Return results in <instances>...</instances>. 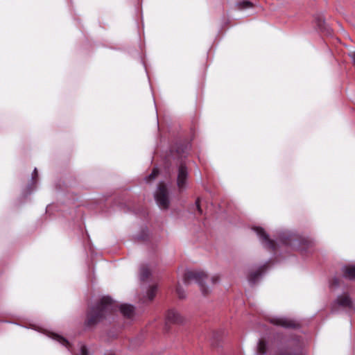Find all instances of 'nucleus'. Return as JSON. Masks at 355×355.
Returning a JSON list of instances; mask_svg holds the SVG:
<instances>
[{
	"label": "nucleus",
	"instance_id": "obj_7",
	"mask_svg": "<svg viewBox=\"0 0 355 355\" xmlns=\"http://www.w3.org/2000/svg\"><path fill=\"white\" fill-rule=\"evenodd\" d=\"M253 230L256 232L264 247L271 251H275L277 246L275 241L270 239L269 235L266 232L263 228L261 227H254Z\"/></svg>",
	"mask_w": 355,
	"mask_h": 355
},
{
	"label": "nucleus",
	"instance_id": "obj_23",
	"mask_svg": "<svg viewBox=\"0 0 355 355\" xmlns=\"http://www.w3.org/2000/svg\"><path fill=\"white\" fill-rule=\"evenodd\" d=\"M195 205H196V207L198 210V212L199 214H202V210L201 209V207H200V198H198L196 200V202H195Z\"/></svg>",
	"mask_w": 355,
	"mask_h": 355
},
{
	"label": "nucleus",
	"instance_id": "obj_5",
	"mask_svg": "<svg viewBox=\"0 0 355 355\" xmlns=\"http://www.w3.org/2000/svg\"><path fill=\"white\" fill-rule=\"evenodd\" d=\"M155 199L162 209H167L169 207V193L164 182L159 183L157 189L155 193Z\"/></svg>",
	"mask_w": 355,
	"mask_h": 355
},
{
	"label": "nucleus",
	"instance_id": "obj_3",
	"mask_svg": "<svg viewBox=\"0 0 355 355\" xmlns=\"http://www.w3.org/2000/svg\"><path fill=\"white\" fill-rule=\"evenodd\" d=\"M280 242L293 248H295L302 252L311 249L313 247V242L304 238H300L297 235L283 232L279 235Z\"/></svg>",
	"mask_w": 355,
	"mask_h": 355
},
{
	"label": "nucleus",
	"instance_id": "obj_10",
	"mask_svg": "<svg viewBox=\"0 0 355 355\" xmlns=\"http://www.w3.org/2000/svg\"><path fill=\"white\" fill-rule=\"evenodd\" d=\"M183 322V318L175 309H169L166 315V324H181Z\"/></svg>",
	"mask_w": 355,
	"mask_h": 355
},
{
	"label": "nucleus",
	"instance_id": "obj_22",
	"mask_svg": "<svg viewBox=\"0 0 355 355\" xmlns=\"http://www.w3.org/2000/svg\"><path fill=\"white\" fill-rule=\"evenodd\" d=\"M176 292L179 298L184 299L186 295L184 291L180 286H178L176 288Z\"/></svg>",
	"mask_w": 355,
	"mask_h": 355
},
{
	"label": "nucleus",
	"instance_id": "obj_4",
	"mask_svg": "<svg viewBox=\"0 0 355 355\" xmlns=\"http://www.w3.org/2000/svg\"><path fill=\"white\" fill-rule=\"evenodd\" d=\"M208 279L207 275L202 271L189 270L184 273L183 282L185 285H189L191 281H195L198 284L202 295H207L209 293V291L205 285V282Z\"/></svg>",
	"mask_w": 355,
	"mask_h": 355
},
{
	"label": "nucleus",
	"instance_id": "obj_17",
	"mask_svg": "<svg viewBox=\"0 0 355 355\" xmlns=\"http://www.w3.org/2000/svg\"><path fill=\"white\" fill-rule=\"evenodd\" d=\"M52 338L57 340L60 344H62V345H64L67 347H69L70 345L69 341L66 338H64V337H62V336H60L58 334H53Z\"/></svg>",
	"mask_w": 355,
	"mask_h": 355
},
{
	"label": "nucleus",
	"instance_id": "obj_14",
	"mask_svg": "<svg viewBox=\"0 0 355 355\" xmlns=\"http://www.w3.org/2000/svg\"><path fill=\"white\" fill-rule=\"evenodd\" d=\"M344 277L350 280L355 279V266H348L343 268Z\"/></svg>",
	"mask_w": 355,
	"mask_h": 355
},
{
	"label": "nucleus",
	"instance_id": "obj_21",
	"mask_svg": "<svg viewBox=\"0 0 355 355\" xmlns=\"http://www.w3.org/2000/svg\"><path fill=\"white\" fill-rule=\"evenodd\" d=\"M159 174V170L158 168H154L152 171V172L150 173V174H149L147 177H146V182H150L153 180L155 179V178Z\"/></svg>",
	"mask_w": 355,
	"mask_h": 355
},
{
	"label": "nucleus",
	"instance_id": "obj_27",
	"mask_svg": "<svg viewBox=\"0 0 355 355\" xmlns=\"http://www.w3.org/2000/svg\"><path fill=\"white\" fill-rule=\"evenodd\" d=\"M334 283L336 286H338L339 284L338 280L336 278L334 279Z\"/></svg>",
	"mask_w": 355,
	"mask_h": 355
},
{
	"label": "nucleus",
	"instance_id": "obj_15",
	"mask_svg": "<svg viewBox=\"0 0 355 355\" xmlns=\"http://www.w3.org/2000/svg\"><path fill=\"white\" fill-rule=\"evenodd\" d=\"M236 7L239 10L248 9L254 7V4L249 0H241L236 3Z\"/></svg>",
	"mask_w": 355,
	"mask_h": 355
},
{
	"label": "nucleus",
	"instance_id": "obj_18",
	"mask_svg": "<svg viewBox=\"0 0 355 355\" xmlns=\"http://www.w3.org/2000/svg\"><path fill=\"white\" fill-rule=\"evenodd\" d=\"M267 351V344L265 340H259L257 345V352L260 354H265Z\"/></svg>",
	"mask_w": 355,
	"mask_h": 355
},
{
	"label": "nucleus",
	"instance_id": "obj_13",
	"mask_svg": "<svg viewBox=\"0 0 355 355\" xmlns=\"http://www.w3.org/2000/svg\"><path fill=\"white\" fill-rule=\"evenodd\" d=\"M119 310L125 318H130L135 313V307L132 305L123 304L119 306Z\"/></svg>",
	"mask_w": 355,
	"mask_h": 355
},
{
	"label": "nucleus",
	"instance_id": "obj_25",
	"mask_svg": "<svg viewBox=\"0 0 355 355\" xmlns=\"http://www.w3.org/2000/svg\"><path fill=\"white\" fill-rule=\"evenodd\" d=\"M211 283L215 284L218 282L219 277L218 275L213 276L211 279Z\"/></svg>",
	"mask_w": 355,
	"mask_h": 355
},
{
	"label": "nucleus",
	"instance_id": "obj_1",
	"mask_svg": "<svg viewBox=\"0 0 355 355\" xmlns=\"http://www.w3.org/2000/svg\"><path fill=\"white\" fill-rule=\"evenodd\" d=\"M116 310L115 302L110 296H103L95 305L88 308L85 326L87 328L93 327Z\"/></svg>",
	"mask_w": 355,
	"mask_h": 355
},
{
	"label": "nucleus",
	"instance_id": "obj_20",
	"mask_svg": "<svg viewBox=\"0 0 355 355\" xmlns=\"http://www.w3.org/2000/svg\"><path fill=\"white\" fill-rule=\"evenodd\" d=\"M37 178H38L37 170L36 168H35L32 173V177H31L32 180H31V184L28 187L29 189H32V188L35 186Z\"/></svg>",
	"mask_w": 355,
	"mask_h": 355
},
{
	"label": "nucleus",
	"instance_id": "obj_6",
	"mask_svg": "<svg viewBox=\"0 0 355 355\" xmlns=\"http://www.w3.org/2000/svg\"><path fill=\"white\" fill-rule=\"evenodd\" d=\"M270 322L274 325L288 329H298L301 324L296 320L288 317H275L270 319Z\"/></svg>",
	"mask_w": 355,
	"mask_h": 355
},
{
	"label": "nucleus",
	"instance_id": "obj_12",
	"mask_svg": "<svg viewBox=\"0 0 355 355\" xmlns=\"http://www.w3.org/2000/svg\"><path fill=\"white\" fill-rule=\"evenodd\" d=\"M314 21L318 26V29L321 32H325L327 33H330V28L327 25L324 18L321 14H316L314 17Z\"/></svg>",
	"mask_w": 355,
	"mask_h": 355
},
{
	"label": "nucleus",
	"instance_id": "obj_2",
	"mask_svg": "<svg viewBox=\"0 0 355 355\" xmlns=\"http://www.w3.org/2000/svg\"><path fill=\"white\" fill-rule=\"evenodd\" d=\"M188 154L187 146L178 144L171 149V155L173 159L178 160V169L177 176V186L179 192H182L187 188L189 178V171L184 161Z\"/></svg>",
	"mask_w": 355,
	"mask_h": 355
},
{
	"label": "nucleus",
	"instance_id": "obj_19",
	"mask_svg": "<svg viewBox=\"0 0 355 355\" xmlns=\"http://www.w3.org/2000/svg\"><path fill=\"white\" fill-rule=\"evenodd\" d=\"M157 293V286H152L150 287L147 292V297L149 300V301H152L154 297H155Z\"/></svg>",
	"mask_w": 355,
	"mask_h": 355
},
{
	"label": "nucleus",
	"instance_id": "obj_26",
	"mask_svg": "<svg viewBox=\"0 0 355 355\" xmlns=\"http://www.w3.org/2000/svg\"><path fill=\"white\" fill-rule=\"evenodd\" d=\"M349 56L352 58L354 64H355V51L349 53Z\"/></svg>",
	"mask_w": 355,
	"mask_h": 355
},
{
	"label": "nucleus",
	"instance_id": "obj_24",
	"mask_svg": "<svg viewBox=\"0 0 355 355\" xmlns=\"http://www.w3.org/2000/svg\"><path fill=\"white\" fill-rule=\"evenodd\" d=\"M80 355H88V350L86 346L83 345L80 348Z\"/></svg>",
	"mask_w": 355,
	"mask_h": 355
},
{
	"label": "nucleus",
	"instance_id": "obj_16",
	"mask_svg": "<svg viewBox=\"0 0 355 355\" xmlns=\"http://www.w3.org/2000/svg\"><path fill=\"white\" fill-rule=\"evenodd\" d=\"M150 276V271L148 266H142L140 268V279L146 281Z\"/></svg>",
	"mask_w": 355,
	"mask_h": 355
},
{
	"label": "nucleus",
	"instance_id": "obj_9",
	"mask_svg": "<svg viewBox=\"0 0 355 355\" xmlns=\"http://www.w3.org/2000/svg\"><path fill=\"white\" fill-rule=\"evenodd\" d=\"M339 306L343 308L352 309L353 308V302L351 297L347 295H341L338 296L337 299L335 300L334 303L332 305L331 311L336 312V306Z\"/></svg>",
	"mask_w": 355,
	"mask_h": 355
},
{
	"label": "nucleus",
	"instance_id": "obj_11",
	"mask_svg": "<svg viewBox=\"0 0 355 355\" xmlns=\"http://www.w3.org/2000/svg\"><path fill=\"white\" fill-rule=\"evenodd\" d=\"M266 265H263L257 270L249 272L248 275V279L249 282L252 284H256L258 279L262 275L264 270L266 269Z\"/></svg>",
	"mask_w": 355,
	"mask_h": 355
},
{
	"label": "nucleus",
	"instance_id": "obj_28",
	"mask_svg": "<svg viewBox=\"0 0 355 355\" xmlns=\"http://www.w3.org/2000/svg\"><path fill=\"white\" fill-rule=\"evenodd\" d=\"M108 355H115V354H108Z\"/></svg>",
	"mask_w": 355,
	"mask_h": 355
},
{
	"label": "nucleus",
	"instance_id": "obj_8",
	"mask_svg": "<svg viewBox=\"0 0 355 355\" xmlns=\"http://www.w3.org/2000/svg\"><path fill=\"white\" fill-rule=\"evenodd\" d=\"M279 355H303L302 344L299 338L293 340L286 350L280 352Z\"/></svg>",
	"mask_w": 355,
	"mask_h": 355
}]
</instances>
